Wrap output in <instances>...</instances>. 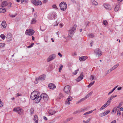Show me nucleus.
I'll list each match as a JSON object with an SVG mask.
<instances>
[{
	"instance_id": "12",
	"label": "nucleus",
	"mask_w": 123,
	"mask_h": 123,
	"mask_svg": "<svg viewBox=\"0 0 123 123\" xmlns=\"http://www.w3.org/2000/svg\"><path fill=\"white\" fill-rule=\"evenodd\" d=\"M55 57L56 55L54 54L51 55L48 58L47 62H48L52 60H53L55 58Z\"/></svg>"
},
{
	"instance_id": "36",
	"label": "nucleus",
	"mask_w": 123,
	"mask_h": 123,
	"mask_svg": "<svg viewBox=\"0 0 123 123\" xmlns=\"http://www.w3.org/2000/svg\"><path fill=\"white\" fill-rule=\"evenodd\" d=\"M92 2L93 4L95 5H97L98 4V3L94 0H92Z\"/></svg>"
},
{
	"instance_id": "8",
	"label": "nucleus",
	"mask_w": 123,
	"mask_h": 123,
	"mask_svg": "<svg viewBox=\"0 0 123 123\" xmlns=\"http://www.w3.org/2000/svg\"><path fill=\"white\" fill-rule=\"evenodd\" d=\"M40 97V99H43L45 101H47L48 99V96L45 93L41 94Z\"/></svg>"
},
{
	"instance_id": "9",
	"label": "nucleus",
	"mask_w": 123,
	"mask_h": 123,
	"mask_svg": "<svg viewBox=\"0 0 123 123\" xmlns=\"http://www.w3.org/2000/svg\"><path fill=\"white\" fill-rule=\"evenodd\" d=\"M95 53L97 56H100L102 55V52L99 49H97L95 51Z\"/></svg>"
},
{
	"instance_id": "32",
	"label": "nucleus",
	"mask_w": 123,
	"mask_h": 123,
	"mask_svg": "<svg viewBox=\"0 0 123 123\" xmlns=\"http://www.w3.org/2000/svg\"><path fill=\"white\" fill-rule=\"evenodd\" d=\"M0 37L2 39H5L6 36L4 34H1L0 35Z\"/></svg>"
},
{
	"instance_id": "11",
	"label": "nucleus",
	"mask_w": 123,
	"mask_h": 123,
	"mask_svg": "<svg viewBox=\"0 0 123 123\" xmlns=\"http://www.w3.org/2000/svg\"><path fill=\"white\" fill-rule=\"evenodd\" d=\"M72 99L73 98L71 96H69L66 100L65 102V104L67 105H69L70 104V101H72Z\"/></svg>"
},
{
	"instance_id": "40",
	"label": "nucleus",
	"mask_w": 123,
	"mask_h": 123,
	"mask_svg": "<svg viewBox=\"0 0 123 123\" xmlns=\"http://www.w3.org/2000/svg\"><path fill=\"white\" fill-rule=\"evenodd\" d=\"M95 78V76L93 75H91L90 77V80H93Z\"/></svg>"
},
{
	"instance_id": "35",
	"label": "nucleus",
	"mask_w": 123,
	"mask_h": 123,
	"mask_svg": "<svg viewBox=\"0 0 123 123\" xmlns=\"http://www.w3.org/2000/svg\"><path fill=\"white\" fill-rule=\"evenodd\" d=\"M112 70L111 69V68H110V69H109L107 70L106 71V75L108 74H109L110 73Z\"/></svg>"
},
{
	"instance_id": "55",
	"label": "nucleus",
	"mask_w": 123,
	"mask_h": 123,
	"mask_svg": "<svg viewBox=\"0 0 123 123\" xmlns=\"http://www.w3.org/2000/svg\"><path fill=\"white\" fill-rule=\"evenodd\" d=\"M93 111L92 110H91L90 111L87 112L88 113V114H91L92 113Z\"/></svg>"
},
{
	"instance_id": "43",
	"label": "nucleus",
	"mask_w": 123,
	"mask_h": 123,
	"mask_svg": "<svg viewBox=\"0 0 123 123\" xmlns=\"http://www.w3.org/2000/svg\"><path fill=\"white\" fill-rule=\"evenodd\" d=\"M52 7L53 8L55 9H57V7L56 5L55 4H54L52 6Z\"/></svg>"
},
{
	"instance_id": "64",
	"label": "nucleus",
	"mask_w": 123,
	"mask_h": 123,
	"mask_svg": "<svg viewBox=\"0 0 123 123\" xmlns=\"http://www.w3.org/2000/svg\"><path fill=\"white\" fill-rule=\"evenodd\" d=\"M113 92L111 90V91L110 92H109V93H108V95H109L110 94L112 93Z\"/></svg>"
},
{
	"instance_id": "23",
	"label": "nucleus",
	"mask_w": 123,
	"mask_h": 123,
	"mask_svg": "<svg viewBox=\"0 0 123 123\" xmlns=\"http://www.w3.org/2000/svg\"><path fill=\"white\" fill-rule=\"evenodd\" d=\"M87 99V98L85 96L83 98L81 99L80 100L78 101H77L76 103L77 104H78L79 103H80L81 102H82L83 101H84L85 100H86Z\"/></svg>"
},
{
	"instance_id": "21",
	"label": "nucleus",
	"mask_w": 123,
	"mask_h": 123,
	"mask_svg": "<svg viewBox=\"0 0 123 123\" xmlns=\"http://www.w3.org/2000/svg\"><path fill=\"white\" fill-rule=\"evenodd\" d=\"M48 112V113L51 115H53L56 113V111H55L51 109L49 110Z\"/></svg>"
},
{
	"instance_id": "41",
	"label": "nucleus",
	"mask_w": 123,
	"mask_h": 123,
	"mask_svg": "<svg viewBox=\"0 0 123 123\" xmlns=\"http://www.w3.org/2000/svg\"><path fill=\"white\" fill-rule=\"evenodd\" d=\"M12 4L10 2L8 4V5L7 6H8V9H9L11 7Z\"/></svg>"
},
{
	"instance_id": "58",
	"label": "nucleus",
	"mask_w": 123,
	"mask_h": 123,
	"mask_svg": "<svg viewBox=\"0 0 123 123\" xmlns=\"http://www.w3.org/2000/svg\"><path fill=\"white\" fill-rule=\"evenodd\" d=\"M43 118L45 120H47V118L45 117V116H43Z\"/></svg>"
},
{
	"instance_id": "62",
	"label": "nucleus",
	"mask_w": 123,
	"mask_h": 123,
	"mask_svg": "<svg viewBox=\"0 0 123 123\" xmlns=\"http://www.w3.org/2000/svg\"><path fill=\"white\" fill-rule=\"evenodd\" d=\"M122 87H119L117 88V89L118 90H120L121 89Z\"/></svg>"
},
{
	"instance_id": "52",
	"label": "nucleus",
	"mask_w": 123,
	"mask_h": 123,
	"mask_svg": "<svg viewBox=\"0 0 123 123\" xmlns=\"http://www.w3.org/2000/svg\"><path fill=\"white\" fill-rule=\"evenodd\" d=\"M37 79H38V78H36V79H35V80L34 82V83H35L37 84L38 83L37 81L38 80H38Z\"/></svg>"
},
{
	"instance_id": "37",
	"label": "nucleus",
	"mask_w": 123,
	"mask_h": 123,
	"mask_svg": "<svg viewBox=\"0 0 123 123\" xmlns=\"http://www.w3.org/2000/svg\"><path fill=\"white\" fill-rule=\"evenodd\" d=\"M79 70V69H78L77 70H75L74 72L73 73V74L74 75H76L77 74Z\"/></svg>"
},
{
	"instance_id": "20",
	"label": "nucleus",
	"mask_w": 123,
	"mask_h": 123,
	"mask_svg": "<svg viewBox=\"0 0 123 123\" xmlns=\"http://www.w3.org/2000/svg\"><path fill=\"white\" fill-rule=\"evenodd\" d=\"M34 120L35 121V123H37L38 122V117L37 115H34Z\"/></svg>"
},
{
	"instance_id": "27",
	"label": "nucleus",
	"mask_w": 123,
	"mask_h": 123,
	"mask_svg": "<svg viewBox=\"0 0 123 123\" xmlns=\"http://www.w3.org/2000/svg\"><path fill=\"white\" fill-rule=\"evenodd\" d=\"M93 93L92 91H91L86 96H85L87 98L89 97Z\"/></svg>"
},
{
	"instance_id": "28",
	"label": "nucleus",
	"mask_w": 123,
	"mask_h": 123,
	"mask_svg": "<svg viewBox=\"0 0 123 123\" xmlns=\"http://www.w3.org/2000/svg\"><path fill=\"white\" fill-rule=\"evenodd\" d=\"M95 83V81H93L92 82H91L88 85V87L89 88L90 87L92 86Z\"/></svg>"
},
{
	"instance_id": "1",
	"label": "nucleus",
	"mask_w": 123,
	"mask_h": 123,
	"mask_svg": "<svg viewBox=\"0 0 123 123\" xmlns=\"http://www.w3.org/2000/svg\"><path fill=\"white\" fill-rule=\"evenodd\" d=\"M30 98L33 100L34 102L38 103L40 101V97L39 96V93L37 91H33L31 93Z\"/></svg>"
},
{
	"instance_id": "29",
	"label": "nucleus",
	"mask_w": 123,
	"mask_h": 123,
	"mask_svg": "<svg viewBox=\"0 0 123 123\" xmlns=\"http://www.w3.org/2000/svg\"><path fill=\"white\" fill-rule=\"evenodd\" d=\"M91 119V118H89L88 119H87V120L86 121H83V122L84 123H88L89 122H90Z\"/></svg>"
},
{
	"instance_id": "31",
	"label": "nucleus",
	"mask_w": 123,
	"mask_h": 123,
	"mask_svg": "<svg viewBox=\"0 0 123 123\" xmlns=\"http://www.w3.org/2000/svg\"><path fill=\"white\" fill-rule=\"evenodd\" d=\"M36 20L35 19H33L31 21V23L32 24H33L36 23Z\"/></svg>"
},
{
	"instance_id": "26",
	"label": "nucleus",
	"mask_w": 123,
	"mask_h": 123,
	"mask_svg": "<svg viewBox=\"0 0 123 123\" xmlns=\"http://www.w3.org/2000/svg\"><path fill=\"white\" fill-rule=\"evenodd\" d=\"M6 11L5 8H1L0 9V12L1 13H4Z\"/></svg>"
},
{
	"instance_id": "13",
	"label": "nucleus",
	"mask_w": 123,
	"mask_h": 123,
	"mask_svg": "<svg viewBox=\"0 0 123 123\" xmlns=\"http://www.w3.org/2000/svg\"><path fill=\"white\" fill-rule=\"evenodd\" d=\"M12 37L11 34L10 33H8L6 36V39L8 41H10L12 40Z\"/></svg>"
},
{
	"instance_id": "19",
	"label": "nucleus",
	"mask_w": 123,
	"mask_h": 123,
	"mask_svg": "<svg viewBox=\"0 0 123 123\" xmlns=\"http://www.w3.org/2000/svg\"><path fill=\"white\" fill-rule=\"evenodd\" d=\"M104 6L105 8L107 9L111 10L112 8V7L111 6L108 4H104Z\"/></svg>"
},
{
	"instance_id": "51",
	"label": "nucleus",
	"mask_w": 123,
	"mask_h": 123,
	"mask_svg": "<svg viewBox=\"0 0 123 123\" xmlns=\"http://www.w3.org/2000/svg\"><path fill=\"white\" fill-rule=\"evenodd\" d=\"M115 110H116V108H114V109L112 111V113H113L115 112L114 114L116 112H115Z\"/></svg>"
},
{
	"instance_id": "7",
	"label": "nucleus",
	"mask_w": 123,
	"mask_h": 123,
	"mask_svg": "<svg viewBox=\"0 0 123 123\" xmlns=\"http://www.w3.org/2000/svg\"><path fill=\"white\" fill-rule=\"evenodd\" d=\"M14 111L18 113L19 114H21L23 112V110L22 109L18 107H17L14 108L13 109Z\"/></svg>"
},
{
	"instance_id": "53",
	"label": "nucleus",
	"mask_w": 123,
	"mask_h": 123,
	"mask_svg": "<svg viewBox=\"0 0 123 123\" xmlns=\"http://www.w3.org/2000/svg\"><path fill=\"white\" fill-rule=\"evenodd\" d=\"M118 86V85L117 86L115 87L112 90V91L113 92L115 90V89Z\"/></svg>"
},
{
	"instance_id": "30",
	"label": "nucleus",
	"mask_w": 123,
	"mask_h": 123,
	"mask_svg": "<svg viewBox=\"0 0 123 123\" xmlns=\"http://www.w3.org/2000/svg\"><path fill=\"white\" fill-rule=\"evenodd\" d=\"M105 115H106L108 114L110 112V111L109 110H107L103 112Z\"/></svg>"
},
{
	"instance_id": "63",
	"label": "nucleus",
	"mask_w": 123,
	"mask_h": 123,
	"mask_svg": "<svg viewBox=\"0 0 123 123\" xmlns=\"http://www.w3.org/2000/svg\"><path fill=\"white\" fill-rule=\"evenodd\" d=\"M89 23V22L88 21H87L86 22V25H87Z\"/></svg>"
},
{
	"instance_id": "6",
	"label": "nucleus",
	"mask_w": 123,
	"mask_h": 123,
	"mask_svg": "<svg viewBox=\"0 0 123 123\" xmlns=\"http://www.w3.org/2000/svg\"><path fill=\"white\" fill-rule=\"evenodd\" d=\"M34 31L32 29H29L26 30L25 31V34L29 36H32L34 33Z\"/></svg>"
},
{
	"instance_id": "46",
	"label": "nucleus",
	"mask_w": 123,
	"mask_h": 123,
	"mask_svg": "<svg viewBox=\"0 0 123 123\" xmlns=\"http://www.w3.org/2000/svg\"><path fill=\"white\" fill-rule=\"evenodd\" d=\"M105 115L104 113V112H103L102 113H101L99 114V116L100 117H102L103 116H105Z\"/></svg>"
},
{
	"instance_id": "56",
	"label": "nucleus",
	"mask_w": 123,
	"mask_h": 123,
	"mask_svg": "<svg viewBox=\"0 0 123 123\" xmlns=\"http://www.w3.org/2000/svg\"><path fill=\"white\" fill-rule=\"evenodd\" d=\"M59 26H60V28H62L63 26V25L61 24H59Z\"/></svg>"
},
{
	"instance_id": "22",
	"label": "nucleus",
	"mask_w": 123,
	"mask_h": 123,
	"mask_svg": "<svg viewBox=\"0 0 123 123\" xmlns=\"http://www.w3.org/2000/svg\"><path fill=\"white\" fill-rule=\"evenodd\" d=\"M45 78V75H41L38 78L37 80H44Z\"/></svg>"
},
{
	"instance_id": "25",
	"label": "nucleus",
	"mask_w": 123,
	"mask_h": 123,
	"mask_svg": "<svg viewBox=\"0 0 123 123\" xmlns=\"http://www.w3.org/2000/svg\"><path fill=\"white\" fill-rule=\"evenodd\" d=\"M2 26L4 27L5 28L6 26V22L5 21H3L1 24Z\"/></svg>"
},
{
	"instance_id": "38",
	"label": "nucleus",
	"mask_w": 123,
	"mask_h": 123,
	"mask_svg": "<svg viewBox=\"0 0 123 123\" xmlns=\"http://www.w3.org/2000/svg\"><path fill=\"white\" fill-rule=\"evenodd\" d=\"M28 0H21V3H27L28 2Z\"/></svg>"
},
{
	"instance_id": "2",
	"label": "nucleus",
	"mask_w": 123,
	"mask_h": 123,
	"mask_svg": "<svg viewBox=\"0 0 123 123\" xmlns=\"http://www.w3.org/2000/svg\"><path fill=\"white\" fill-rule=\"evenodd\" d=\"M77 25H74L73 28L70 29L69 31L68 37L71 38L75 31Z\"/></svg>"
},
{
	"instance_id": "10",
	"label": "nucleus",
	"mask_w": 123,
	"mask_h": 123,
	"mask_svg": "<svg viewBox=\"0 0 123 123\" xmlns=\"http://www.w3.org/2000/svg\"><path fill=\"white\" fill-rule=\"evenodd\" d=\"M31 2L36 6H38V5H41L42 4V2L39 0H37L36 1L35 0H32Z\"/></svg>"
},
{
	"instance_id": "16",
	"label": "nucleus",
	"mask_w": 123,
	"mask_h": 123,
	"mask_svg": "<svg viewBox=\"0 0 123 123\" xmlns=\"http://www.w3.org/2000/svg\"><path fill=\"white\" fill-rule=\"evenodd\" d=\"M83 77V74L82 72L81 73L80 75L77 79V81L78 82L80 81L82 79Z\"/></svg>"
},
{
	"instance_id": "60",
	"label": "nucleus",
	"mask_w": 123,
	"mask_h": 123,
	"mask_svg": "<svg viewBox=\"0 0 123 123\" xmlns=\"http://www.w3.org/2000/svg\"><path fill=\"white\" fill-rule=\"evenodd\" d=\"M57 16V15L56 14H55L54 15H53V17L55 18H56Z\"/></svg>"
},
{
	"instance_id": "3",
	"label": "nucleus",
	"mask_w": 123,
	"mask_h": 123,
	"mask_svg": "<svg viewBox=\"0 0 123 123\" xmlns=\"http://www.w3.org/2000/svg\"><path fill=\"white\" fill-rule=\"evenodd\" d=\"M113 98L112 96H111L109 98V100L106 102L100 108V110H102L104 108H106L110 104L111 101Z\"/></svg>"
},
{
	"instance_id": "5",
	"label": "nucleus",
	"mask_w": 123,
	"mask_h": 123,
	"mask_svg": "<svg viewBox=\"0 0 123 123\" xmlns=\"http://www.w3.org/2000/svg\"><path fill=\"white\" fill-rule=\"evenodd\" d=\"M70 90V87L69 85H67L65 87L64 89V91L66 94L68 95H70L71 93Z\"/></svg>"
},
{
	"instance_id": "50",
	"label": "nucleus",
	"mask_w": 123,
	"mask_h": 123,
	"mask_svg": "<svg viewBox=\"0 0 123 123\" xmlns=\"http://www.w3.org/2000/svg\"><path fill=\"white\" fill-rule=\"evenodd\" d=\"M117 115L119 116H120L121 115L120 112L118 110V111H117Z\"/></svg>"
},
{
	"instance_id": "49",
	"label": "nucleus",
	"mask_w": 123,
	"mask_h": 123,
	"mask_svg": "<svg viewBox=\"0 0 123 123\" xmlns=\"http://www.w3.org/2000/svg\"><path fill=\"white\" fill-rule=\"evenodd\" d=\"M88 36L90 38H93L94 37V36L92 34H89Z\"/></svg>"
},
{
	"instance_id": "54",
	"label": "nucleus",
	"mask_w": 123,
	"mask_h": 123,
	"mask_svg": "<svg viewBox=\"0 0 123 123\" xmlns=\"http://www.w3.org/2000/svg\"><path fill=\"white\" fill-rule=\"evenodd\" d=\"M0 47H3L4 45L5 44L4 43H1L0 44Z\"/></svg>"
},
{
	"instance_id": "47",
	"label": "nucleus",
	"mask_w": 123,
	"mask_h": 123,
	"mask_svg": "<svg viewBox=\"0 0 123 123\" xmlns=\"http://www.w3.org/2000/svg\"><path fill=\"white\" fill-rule=\"evenodd\" d=\"M63 97V96L62 94H60V96L59 97V99H60L61 98H62Z\"/></svg>"
},
{
	"instance_id": "39",
	"label": "nucleus",
	"mask_w": 123,
	"mask_h": 123,
	"mask_svg": "<svg viewBox=\"0 0 123 123\" xmlns=\"http://www.w3.org/2000/svg\"><path fill=\"white\" fill-rule=\"evenodd\" d=\"M63 67V66L62 65H61V66L59 68V72H61L62 70V68Z\"/></svg>"
},
{
	"instance_id": "14",
	"label": "nucleus",
	"mask_w": 123,
	"mask_h": 123,
	"mask_svg": "<svg viewBox=\"0 0 123 123\" xmlns=\"http://www.w3.org/2000/svg\"><path fill=\"white\" fill-rule=\"evenodd\" d=\"M1 0L2 3L1 4V6L2 7H5L8 5V3L7 1H3Z\"/></svg>"
},
{
	"instance_id": "42",
	"label": "nucleus",
	"mask_w": 123,
	"mask_h": 123,
	"mask_svg": "<svg viewBox=\"0 0 123 123\" xmlns=\"http://www.w3.org/2000/svg\"><path fill=\"white\" fill-rule=\"evenodd\" d=\"M103 24L105 25H107L108 23L107 21H104L103 22Z\"/></svg>"
},
{
	"instance_id": "59",
	"label": "nucleus",
	"mask_w": 123,
	"mask_h": 123,
	"mask_svg": "<svg viewBox=\"0 0 123 123\" xmlns=\"http://www.w3.org/2000/svg\"><path fill=\"white\" fill-rule=\"evenodd\" d=\"M116 121L115 120H114L113 121L111 122V123H116Z\"/></svg>"
},
{
	"instance_id": "18",
	"label": "nucleus",
	"mask_w": 123,
	"mask_h": 123,
	"mask_svg": "<svg viewBox=\"0 0 123 123\" xmlns=\"http://www.w3.org/2000/svg\"><path fill=\"white\" fill-rule=\"evenodd\" d=\"M120 3L119 2L117 3L116 6L114 10L115 11H117L119 10L120 6Z\"/></svg>"
},
{
	"instance_id": "33",
	"label": "nucleus",
	"mask_w": 123,
	"mask_h": 123,
	"mask_svg": "<svg viewBox=\"0 0 123 123\" xmlns=\"http://www.w3.org/2000/svg\"><path fill=\"white\" fill-rule=\"evenodd\" d=\"M82 111L80 110H78L77 111H75L73 113V114H77L78 113H80Z\"/></svg>"
},
{
	"instance_id": "61",
	"label": "nucleus",
	"mask_w": 123,
	"mask_h": 123,
	"mask_svg": "<svg viewBox=\"0 0 123 123\" xmlns=\"http://www.w3.org/2000/svg\"><path fill=\"white\" fill-rule=\"evenodd\" d=\"M47 0H43V2L44 3H45L47 2Z\"/></svg>"
},
{
	"instance_id": "57",
	"label": "nucleus",
	"mask_w": 123,
	"mask_h": 123,
	"mask_svg": "<svg viewBox=\"0 0 123 123\" xmlns=\"http://www.w3.org/2000/svg\"><path fill=\"white\" fill-rule=\"evenodd\" d=\"M58 55L60 56V57H62V55H61V53H58Z\"/></svg>"
},
{
	"instance_id": "48",
	"label": "nucleus",
	"mask_w": 123,
	"mask_h": 123,
	"mask_svg": "<svg viewBox=\"0 0 123 123\" xmlns=\"http://www.w3.org/2000/svg\"><path fill=\"white\" fill-rule=\"evenodd\" d=\"M88 112H86L83 114V115H85V117H87L88 116Z\"/></svg>"
},
{
	"instance_id": "4",
	"label": "nucleus",
	"mask_w": 123,
	"mask_h": 123,
	"mask_svg": "<svg viewBox=\"0 0 123 123\" xmlns=\"http://www.w3.org/2000/svg\"><path fill=\"white\" fill-rule=\"evenodd\" d=\"M59 6L60 9L63 11L65 10L67 8V5L64 2H61L59 4Z\"/></svg>"
},
{
	"instance_id": "45",
	"label": "nucleus",
	"mask_w": 123,
	"mask_h": 123,
	"mask_svg": "<svg viewBox=\"0 0 123 123\" xmlns=\"http://www.w3.org/2000/svg\"><path fill=\"white\" fill-rule=\"evenodd\" d=\"M34 44V43H32L31 45L28 46L27 48H30L31 47L33 46Z\"/></svg>"
},
{
	"instance_id": "44",
	"label": "nucleus",
	"mask_w": 123,
	"mask_h": 123,
	"mask_svg": "<svg viewBox=\"0 0 123 123\" xmlns=\"http://www.w3.org/2000/svg\"><path fill=\"white\" fill-rule=\"evenodd\" d=\"M3 105V103H2L1 100L0 99V107H2Z\"/></svg>"
},
{
	"instance_id": "24",
	"label": "nucleus",
	"mask_w": 123,
	"mask_h": 123,
	"mask_svg": "<svg viewBox=\"0 0 123 123\" xmlns=\"http://www.w3.org/2000/svg\"><path fill=\"white\" fill-rule=\"evenodd\" d=\"M119 64H117L113 66L111 68V69L112 71L114 70L116 68L119 66Z\"/></svg>"
},
{
	"instance_id": "34",
	"label": "nucleus",
	"mask_w": 123,
	"mask_h": 123,
	"mask_svg": "<svg viewBox=\"0 0 123 123\" xmlns=\"http://www.w3.org/2000/svg\"><path fill=\"white\" fill-rule=\"evenodd\" d=\"M30 114H31V115L33 114L34 112V109L33 108L31 109L30 111Z\"/></svg>"
},
{
	"instance_id": "17",
	"label": "nucleus",
	"mask_w": 123,
	"mask_h": 123,
	"mask_svg": "<svg viewBox=\"0 0 123 123\" xmlns=\"http://www.w3.org/2000/svg\"><path fill=\"white\" fill-rule=\"evenodd\" d=\"M88 57L86 56H83L80 57L79 58V59L81 61H83L87 59Z\"/></svg>"
},
{
	"instance_id": "15",
	"label": "nucleus",
	"mask_w": 123,
	"mask_h": 123,
	"mask_svg": "<svg viewBox=\"0 0 123 123\" xmlns=\"http://www.w3.org/2000/svg\"><path fill=\"white\" fill-rule=\"evenodd\" d=\"M49 87L51 89H54L55 88L56 86L54 84L50 83L48 85Z\"/></svg>"
}]
</instances>
